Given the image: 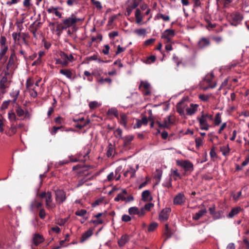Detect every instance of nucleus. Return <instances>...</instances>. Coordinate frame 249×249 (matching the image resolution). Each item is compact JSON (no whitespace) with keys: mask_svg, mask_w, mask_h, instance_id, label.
<instances>
[{"mask_svg":"<svg viewBox=\"0 0 249 249\" xmlns=\"http://www.w3.org/2000/svg\"><path fill=\"white\" fill-rule=\"evenodd\" d=\"M138 209L137 207H130L128 209V213L130 215H138Z\"/></svg>","mask_w":249,"mask_h":249,"instance_id":"54","label":"nucleus"},{"mask_svg":"<svg viewBox=\"0 0 249 249\" xmlns=\"http://www.w3.org/2000/svg\"><path fill=\"white\" fill-rule=\"evenodd\" d=\"M171 209L170 208H165L159 213V219L161 222L166 221L169 218Z\"/></svg>","mask_w":249,"mask_h":249,"instance_id":"15","label":"nucleus"},{"mask_svg":"<svg viewBox=\"0 0 249 249\" xmlns=\"http://www.w3.org/2000/svg\"><path fill=\"white\" fill-rule=\"evenodd\" d=\"M60 56L61 58V60L62 61L63 63V67H67L68 66L69 63H68V55L66 53L64 52H61L60 53Z\"/></svg>","mask_w":249,"mask_h":249,"instance_id":"37","label":"nucleus"},{"mask_svg":"<svg viewBox=\"0 0 249 249\" xmlns=\"http://www.w3.org/2000/svg\"><path fill=\"white\" fill-rule=\"evenodd\" d=\"M42 206V203L40 202H37L36 201H35L33 202L31 205V208L32 210L34 209H38Z\"/></svg>","mask_w":249,"mask_h":249,"instance_id":"57","label":"nucleus"},{"mask_svg":"<svg viewBox=\"0 0 249 249\" xmlns=\"http://www.w3.org/2000/svg\"><path fill=\"white\" fill-rule=\"evenodd\" d=\"M8 118L11 122H16L18 120L16 112L13 110L8 113Z\"/></svg>","mask_w":249,"mask_h":249,"instance_id":"49","label":"nucleus"},{"mask_svg":"<svg viewBox=\"0 0 249 249\" xmlns=\"http://www.w3.org/2000/svg\"><path fill=\"white\" fill-rule=\"evenodd\" d=\"M59 73L69 79L75 78L74 71L72 69H63L59 71Z\"/></svg>","mask_w":249,"mask_h":249,"instance_id":"19","label":"nucleus"},{"mask_svg":"<svg viewBox=\"0 0 249 249\" xmlns=\"http://www.w3.org/2000/svg\"><path fill=\"white\" fill-rule=\"evenodd\" d=\"M142 0H128L126 2L125 16H129L133 10L138 8Z\"/></svg>","mask_w":249,"mask_h":249,"instance_id":"6","label":"nucleus"},{"mask_svg":"<svg viewBox=\"0 0 249 249\" xmlns=\"http://www.w3.org/2000/svg\"><path fill=\"white\" fill-rule=\"evenodd\" d=\"M229 18L231 25L237 26L243 19V16L239 12H234L230 14Z\"/></svg>","mask_w":249,"mask_h":249,"instance_id":"8","label":"nucleus"},{"mask_svg":"<svg viewBox=\"0 0 249 249\" xmlns=\"http://www.w3.org/2000/svg\"><path fill=\"white\" fill-rule=\"evenodd\" d=\"M173 233V231L169 228L168 224L166 223L163 230V235L166 236L164 241L171 237Z\"/></svg>","mask_w":249,"mask_h":249,"instance_id":"25","label":"nucleus"},{"mask_svg":"<svg viewBox=\"0 0 249 249\" xmlns=\"http://www.w3.org/2000/svg\"><path fill=\"white\" fill-rule=\"evenodd\" d=\"M55 199L57 205H60L64 202L66 199V193L62 189H57L55 191Z\"/></svg>","mask_w":249,"mask_h":249,"instance_id":"9","label":"nucleus"},{"mask_svg":"<svg viewBox=\"0 0 249 249\" xmlns=\"http://www.w3.org/2000/svg\"><path fill=\"white\" fill-rule=\"evenodd\" d=\"M93 234L92 230L89 229L84 233L81 237V242H83L86 240L88 238L90 237Z\"/></svg>","mask_w":249,"mask_h":249,"instance_id":"39","label":"nucleus"},{"mask_svg":"<svg viewBox=\"0 0 249 249\" xmlns=\"http://www.w3.org/2000/svg\"><path fill=\"white\" fill-rule=\"evenodd\" d=\"M19 94V89H13L12 91L10 93V96L13 98L12 100H11L12 103H16L17 100V99Z\"/></svg>","mask_w":249,"mask_h":249,"instance_id":"33","label":"nucleus"},{"mask_svg":"<svg viewBox=\"0 0 249 249\" xmlns=\"http://www.w3.org/2000/svg\"><path fill=\"white\" fill-rule=\"evenodd\" d=\"M122 170V167L121 166L118 167L115 169L114 173L115 176L116 177V180H120V179L121 178V174Z\"/></svg>","mask_w":249,"mask_h":249,"instance_id":"50","label":"nucleus"},{"mask_svg":"<svg viewBox=\"0 0 249 249\" xmlns=\"http://www.w3.org/2000/svg\"><path fill=\"white\" fill-rule=\"evenodd\" d=\"M210 155L212 159H214L217 158V156L215 152V147L213 146L212 147L210 152Z\"/></svg>","mask_w":249,"mask_h":249,"instance_id":"64","label":"nucleus"},{"mask_svg":"<svg viewBox=\"0 0 249 249\" xmlns=\"http://www.w3.org/2000/svg\"><path fill=\"white\" fill-rule=\"evenodd\" d=\"M135 17L136 18V23L140 24L143 19V16L142 15V12L140 8H137L135 12Z\"/></svg>","mask_w":249,"mask_h":249,"instance_id":"29","label":"nucleus"},{"mask_svg":"<svg viewBox=\"0 0 249 249\" xmlns=\"http://www.w3.org/2000/svg\"><path fill=\"white\" fill-rule=\"evenodd\" d=\"M12 36L15 42H18L19 44L20 39L19 38V33L14 32L12 33Z\"/></svg>","mask_w":249,"mask_h":249,"instance_id":"62","label":"nucleus"},{"mask_svg":"<svg viewBox=\"0 0 249 249\" xmlns=\"http://www.w3.org/2000/svg\"><path fill=\"white\" fill-rule=\"evenodd\" d=\"M147 124V118L146 116H143L141 120L137 119V122L134 126V128H140L142 125H146Z\"/></svg>","mask_w":249,"mask_h":249,"instance_id":"26","label":"nucleus"},{"mask_svg":"<svg viewBox=\"0 0 249 249\" xmlns=\"http://www.w3.org/2000/svg\"><path fill=\"white\" fill-rule=\"evenodd\" d=\"M17 126L14 124H12L9 130L8 131L7 134L9 136H11L17 132Z\"/></svg>","mask_w":249,"mask_h":249,"instance_id":"47","label":"nucleus"},{"mask_svg":"<svg viewBox=\"0 0 249 249\" xmlns=\"http://www.w3.org/2000/svg\"><path fill=\"white\" fill-rule=\"evenodd\" d=\"M83 20V19L77 18L75 14H72L70 17L64 19L62 22L67 29L70 27H75L77 22Z\"/></svg>","mask_w":249,"mask_h":249,"instance_id":"5","label":"nucleus"},{"mask_svg":"<svg viewBox=\"0 0 249 249\" xmlns=\"http://www.w3.org/2000/svg\"><path fill=\"white\" fill-rule=\"evenodd\" d=\"M86 76L88 77L87 80L89 82H92L93 81V77L91 75V73H90L89 71H86L84 72L83 79L84 80L86 79Z\"/></svg>","mask_w":249,"mask_h":249,"instance_id":"56","label":"nucleus"},{"mask_svg":"<svg viewBox=\"0 0 249 249\" xmlns=\"http://www.w3.org/2000/svg\"><path fill=\"white\" fill-rule=\"evenodd\" d=\"M118 120L121 125H123L125 128H127L128 116L127 114L123 112L121 113Z\"/></svg>","mask_w":249,"mask_h":249,"instance_id":"22","label":"nucleus"},{"mask_svg":"<svg viewBox=\"0 0 249 249\" xmlns=\"http://www.w3.org/2000/svg\"><path fill=\"white\" fill-rule=\"evenodd\" d=\"M34 84V81L31 77H29L27 79L26 83V89H30Z\"/></svg>","mask_w":249,"mask_h":249,"instance_id":"53","label":"nucleus"},{"mask_svg":"<svg viewBox=\"0 0 249 249\" xmlns=\"http://www.w3.org/2000/svg\"><path fill=\"white\" fill-rule=\"evenodd\" d=\"M199 99L203 102H208L210 99V96L207 94H200L199 95Z\"/></svg>","mask_w":249,"mask_h":249,"instance_id":"61","label":"nucleus"},{"mask_svg":"<svg viewBox=\"0 0 249 249\" xmlns=\"http://www.w3.org/2000/svg\"><path fill=\"white\" fill-rule=\"evenodd\" d=\"M206 213L207 210L205 208L204 209L200 210L193 215V219L195 220H197L203 215H204Z\"/></svg>","mask_w":249,"mask_h":249,"instance_id":"35","label":"nucleus"},{"mask_svg":"<svg viewBox=\"0 0 249 249\" xmlns=\"http://www.w3.org/2000/svg\"><path fill=\"white\" fill-rule=\"evenodd\" d=\"M88 174L86 175L85 177L78 180V184L77 185L78 187L82 186L85 182L88 181V180H90L92 179V177L88 178Z\"/></svg>","mask_w":249,"mask_h":249,"instance_id":"46","label":"nucleus"},{"mask_svg":"<svg viewBox=\"0 0 249 249\" xmlns=\"http://www.w3.org/2000/svg\"><path fill=\"white\" fill-rule=\"evenodd\" d=\"M20 31H21V29ZM19 38L20 39V42L22 41L25 45H28V39L30 38V35L28 33H21L19 32Z\"/></svg>","mask_w":249,"mask_h":249,"instance_id":"23","label":"nucleus"},{"mask_svg":"<svg viewBox=\"0 0 249 249\" xmlns=\"http://www.w3.org/2000/svg\"><path fill=\"white\" fill-rule=\"evenodd\" d=\"M142 200L145 202L151 201L153 199V197L151 195V193L149 190H145L142 192Z\"/></svg>","mask_w":249,"mask_h":249,"instance_id":"30","label":"nucleus"},{"mask_svg":"<svg viewBox=\"0 0 249 249\" xmlns=\"http://www.w3.org/2000/svg\"><path fill=\"white\" fill-rule=\"evenodd\" d=\"M92 3L97 8L98 10H101L103 8L101 2L99 1L95 0H90Z\"/></svg>","mask_w":249,"mask_h":249,"instance_id":"63","label":"nucleus"},{"mask_svg":"<svg viewBox=\"0 0 249 249\" xmlns=\"http://www.w3.org/2000/svg\"><path fill=\"white\" fill-rule=\"evenodd\" d=\"M89 107L90 108V109H94L95 108H96L100 107L101 106V104L98 103L97 101H94L90 102L89 103Z\"/></svg>","mask_w":249,"mask_h":249,"instance_id":"51","label":"nucleus"},{"mask_svg":"<svg viewBox=\"0 0 249 249\" xmlns=\"http://www.w3.org/2000/svg\"><path fill=\"white\" fill-rule=\"evenodd\" d=\"M186 104L184 101H180L177 104L176 106L177 111L180 115H183L184 114V109L186 108Z\"/></svg>","mask_w":249,"mask_h":249,"instance_id":"24","label":"nucleus"},{"mask_svg":"<svg viewBox=\"0 0 249 249\" xmlns=\"http://www.w3.org/2000/svg\"><path fill=\"white\" fill-rule=\"evenodd\" d=\"M131 236L127 234H123L118 240V245L119 247L122 248L128 243L130 240Z\"/></svg>","mask_w":249,"mask_h":249,"instance_id":"18","label":"nucleus"},{"mask_svg":"<svg viewBox=\"0 0 249 249\" xmlns=\"http://www.w3.org/2000/svg\"><path fill=\"white\" fill-rule=\"evenodd\" d=\"M134 33L138 36L145 35L146 34V30L145 29H138L134 31Z\"/></svg>","mask_w":249,"mask_h":249,"instance_id":"59","label":"nucleus"},{"mask_svg":"<svg viewBox=\"0 0 249 249\" xmlns=\"http://www.w3.org/2000/svg\"><path fill=\"white\" fill-rule=\"evenodd\" d=\"M214 125L218 126L221 123V113L217 112L216 113L214 118H213Z\"/></svg>","mask_w":249,"mask_h":249,"instance_id":"41","label":"nucleus"},{"mask_svg":"<svg viewBox=\"0 0 249 249\" xmlns=\"http://www.w3.org/2000/svg\"><path fill=\"white\" fill-rule=\"evenodd\" d=\"M91 152V146L89 144L85 146L75 157L70 158L71 162L81 161L85 162L89 159V154Z\"/></svg>","mask_w":249,"mask_h":249,"instance_id":"1","label":"nucleus"},{"mask_svg":"<svg viewBox=\"0 0 249 249\" xmlns=\"http://www.w3.org/2000/svg\"><path fill=\"white\" fill-rule=\"evenodd\" d=\"M134 138V137L132 135H127L122 138V139L123 140V146L124 147H127L129 145Z\"/></svg>","mask_w":249,"mask_h":249,"instance_id":"31","label":"nucleus"},{"mask_svg":"<svg viewBox=\"0 0 249 249\" xmlns=\"http://www.w3.org/2000/svg\"><path fill=\"white\" fill-rule=\"evenodd\" d=\"M171 116L170 115L168 116L164 120L163 123H162V128H169L171 124L172 123L171 120Z\"/></svg>","mask_w":249,"mask_h":249,"instance_id":"44","label":"nucleus"},{"mask_svg":"<svg viewBox=\"0 0 249 249\" xmlns=\"http://www.w3.org/2000/svg\"><path fill=\"white\" fill-rule=\"evenodd\" d=\"M97 82L100 84H104L105 82L108 83L109 84H111L112 82V80L110 78H101V79L97 80Z\"/></svg>","mask_w":249,"mask_h":249,"instance_id":"58","label":"nucleus"},{"mask_svg":"<svg viewBox=\"0 0 249 249\" xmlns=\"http://www.w3.org/2000/svg\"><path fill=\"white\" fill-rule=\"evenodd\" d=\"M186 197L183 193L181 192L176 195L173 199V204L175 205H183L186 202Z\"/></svg>","mask_w":249,"mask_h":249,"instance_id":"13","label":"nucleus"},{"mask_svg":"<svg viewBox=\"0 0 249 249\" xmlns=\"http://www.w3.org/2000/svg\"><path fill=\"white\" fill-rule=\"evenodd\" d=\"M162 19L164 21H168L170 20V17L167 15H164L161 13L157 14L155 17V19Z\"/></svg>","mask_w":249,"mask_h":249,"instance_id":"45","label":"nucleus"},{"mask_svg":"<svg viewBox=\"0 0 249 249\" xmlns=\"http://www.w3.org/2000/svg\"><path fill=\"white\" fill-rule=\"evenodd\" d=\"M8 75H5L4 73V76L0 75V89L3 93H5V89L8 88L10 85V81L8 80L7 76Z\"/></svg>","mask_w":249,"mask_h":249,"instance_id":"12","label":"nucleus"},{"mask_svg":"<svg viewBox=\"0 0 249 249\" xmlns=\"http://www.w3.org/2000/svg\"><path fill=\"white\" fill-rule=\"evenodd\" d=\"M211 44L210 40L206 37H201L197 43V48L199 50H203L209 46Z\"/></svg>","mask_w":249,"mask_h":249,"instance_id":"16","label":"nucleus"},{"mask_svg":"<svg viewBox=\"0 0 249 249\" xmlns=\"http://www.w3.org/2000/svg\"><path fill=\"white\" fill-rule=\"evenodd\" d=\"M176 164L184 169L183 176L190 175L194 170V164L188 160H177Z\"/></svg>","mask_w":249,"mask_h":249,"instance_id":"3","label":"nucleus"},{"mask_svg":"<svg viewBox=\"0 0 249 249\" xmlns=\"http://www.w3.org/2000/svg\"><path fill=\"white\" fill-rule=\"evenodd\" d=\"M18 58L15 51L13 49L11 51L10 55L8 58L6 65V71H5V75H10L15 70Z\"/></svg>","mask_w":249,"mask_h":249,"instance_id":"4","label":"nucleus"},{"mask_svg":"<svg viewBox=\"0 0 249 249\" xmlns=\"http://www.w3.org/2000/svg\"><path fill=\"white\" fill-rule=\"evenodd\" d=\"M127 194V192L126 190L124 189L122 191V193H119L117 195L116 197L114 198V201L116 202H118L120 200L124 201L126 199V197L124 196L125 195Z\"/></svg>","mask_w":249,"mask_h":249,"instance_id":"32","label":"nucleus"},{"mask_svg":"<svg viewBox=\"0 0 249 249\" xmlns=\"http://www.w3.org/2000/svg\"><path fill=\"white\" fill-rule=\"evenodd\" d=\"M139 89L144 96H148L151 94L150 85L146 82L142 81L139 86Z\"/></svg>","mask_w":249,"mask_h":249,"instance_id":"14","label":"nucleus"},{"mask_svg":"<svg viewBox=\"0 0 249 249\" xmlns=\"http://www.w3.org/2000/svg\"><path fill=\"white\" fill-rule=\"evenodd\" d=\"M67 29L66 27L64 26V24L63 23H58L56 26L55 32H56V34L58 36H60L61 34L62 33L63 31L64 30Z\"/></svg>","mask_w":249,"mask_h":249,"instance_id":"36","label":"nucleus"},{"mask_svg":"<svg viewBox=\"0 0 249 249\" xmlns=\"http://www.w3.org/2000/svg\"><path fill=\"white\" fill-rule=\"evenodd\" d=\"M8 50V47H0V61L5 62L7 59L6 53Z\"/></svg>","mask_w":249,"mask_h":249,"instance_id":"27","label":"nucleus"},{"mask_svg":"<svg viewBox=\"0 0 249 249\" xmlns=\"http://www.w3.org/2000/svg\"><path fill=\"white\" fill-rule=\"evenodd\" d=\"M87 210L85 209H81L80 210L76 211L75 213V214L77 216L82 217L85 216L87 214Z\"/></svg>","mask_w":249,"mask_h":249,"instance_id":"60","label":"nucleus"},{"mask_svg":"<svg viewBox=\"0 0 249 249\" xmlns=\"http://www.w3.org/2000/svg\"><path fill=\"white\" fill-rule=\"evenodd\" d=\"M241 210L240 207H236L231 209L229 213L228 217L229 218H232L234 216L237 215Z\"/></svg>","mask_w":249,"mask_h":249,"instance_id":"38","label":"nucleus"},{"mask_svg":"<svg viewBox=\"0 0 249 249\" xmlns=\"http://www.w3.org/2000/svg\"><path fill=\"white\" fill-rule=\"evenodd\" d=\"M15 112L18 117L20 118L21 120L30 119L31 114L28 109L24 110L19 104H17L15 106Z\"/></svg>","mask_w":249,"mask_h":249,"instance_id":"7","label":"nucleus"},{"mask_svg":"<svg viewBox=\"0 0 249 249\" xmlns=\"http://www.w3.org/2000/svg\"><path fill=\"white\" fill-rule=\"evenodd\" d=\"M220 151L222 153V155L224 156L229 155L230 149L229 145L221 146L219 147Z\"/></svg>","mask_w":249,"mask_h":249,"instance_id":"40","label":"nucleus"},{"mask_svg":"<svg viewBox=\"0 0 249 249\" xmlns=\"http://www.w3.org/2000/svg\"><path fill=\"white\" fill-rule=\"evenodd\" d=\"M198 107L197 104H191L190 107L186 108V114L190 116L194 114L197 111Z\"/></svg>","mask_w":249,"mask_h":249,"instance_id":"28","label":"nucleus"},{"mask_svg":"<svg viewBox=\"0 0 249 249\" xmlns=\"http://www.w3.org/2000/svg\"><path fill=\"white\" fill-rule=\"evenodd\" d=\"M171 173L173 176V178L174 180H177L178 179H181L182 177H183L182 175H180L178 172V170L177 169H176L175 170H171Z\"/></svg>","mask_w":249,"mask_h":249,"instance_id":"43","label":"nucleus"},{"mask_svg":"<svg viewBox=\"0 0 249 249\" xmlns=\"http://www.w3.org/2000/svg\"><path fill=\"white\" fill-rule=\"evenodd\" d=\"M63 128H64V126L62 125H60V126H53L51 130H50V133L52 135H54L57 133V132L58 130L63 129Z\"/></svg>","mask_w":249,"mask_h":249,"instance_id":"55","label":"nucleus"},{"mask_svg":"<svg viewBox=\"0 0 249 249\" xmlns=\"http://www.w3.org/2000/svg\"><path fill=\"white\" fill-rule=\"evenodd\" d=\"M45 199L47 209H51L55 207V204L53 203L52 193L50 192H47V196Z\"/></svg>","mask_w":249,"mask_h":249,"instance_id":"20","label":"nucleus"},{"mask_svg":"<svg viewBox=\"0 0 249 249\" xmlns=\"http://www.w3.org/2000/svg\"><path fill=\"white\" fill-rule=\"evenodd\" d=\"M107 113L108 115H113L117 118V119H119V113L117 109L115 108L109 109Z\"/></svg>","mask_w":249,"mask_h":249,"instance_id":"48","label":"nucleus"},{"mask_svg":"<svg viewBox=\"0 0 249 249\" xmlns=\"http://www.w3.org/2000/svg\"><path fill=\"white\" fill-rule=\"evenodd\" d=\"M44 240L45 239L43 235L39 233H35L34 234L32 238V243L35 246H37L43 242Z\"/></svg>","mask_w":249,"mask_h":249,"instance_id":"21","label":"nucleus"},{"mask_svg":"<svg viewBox=\"0 0 249 249\" xmlns=\"http://www.w3.org/2000/svg\"><path fill=\"white\" fill-rule=\"evenodd\" d=\"M196 120L199 122L200 129L208 130L210 127L208 121L213 120V115L209 113H204L202 112L200 116L197 117Z\"/></svg>","mask_w":249,"mask_h":249,"instance_id":"2","label":"nucleus"},{"mask_svg":"<svg viewBox=\"0 0 249 249\" xmlns=\"http://www.w3.org/2000/svg\"><path fill=\"white\" fill-rule=\"evenodd\" d=\"M175 36V31L173 29H166L161 34V38L164 40V43L172 42L173 38Z\"/></svg>","mask_w":249,"mask_h":249,"instance_id":"10","label":"nucleus"},{"mask_svg":"<svg viewBox=\"0 0 249 249\" xmlns=\"http://www.w3.org/2000/svg\"><path fill=\"white\" fill-rule=\"evenodd\" d=\"M214 75L213 73L208 74L206 75L204 79V83L207 84V87L204 88V89H207L209 88H214L216 86V82L213 81Z\"/></svg>","mask_w":249,"mask_h":249,"instance_id":"11","label":"nucleus"},{"mask_svg":"<svg viewBox=\"0 0 249 249\" xmlns=\"http://www.w3.org/2000/svg\"><path fill=\"white\" fill-rule=\"evenodd\" d=\"M73 121L75 123V124L74 125V126L76 128L82 129L86 126L89 122V120H86L84 118H81L80 119H73Z\"/></svg>","mask_w":249,"mask_h":249,"instance_id":"17","label":"nucleus"},{"mask_svg":"<svg viewBox=\"0 0 249 249\" xmlns=\"http://www.w3.org/2000/svg\"><path fill=\"white\" fill-rule=\"evenodd\" d=\"M158 226V224L156 222L151 223L148 227L147 231L152 232L154 231Z\"/></svg>","mask_w":249,"mask_h":249,"instance_id":"52","label":"nucleus"},{"mask_svg":"<svg viewBox=\"0 0 249 249\" xmlns=\"http://www.w3.org/2000/svg\"><path fill=\"white\" fill-rule=\"evenodd\" d=\"M136 170L133 167H130L129 169L127 170L124 173V177H126L128 175L130 174V178L135 177Z\"/></svg>","mask_w":249,"mask_h":249,"instance_id":"42","label":"nucleus"},{"mask_svg":"<svg viewBox=\"0 0 249 249\" xmlns=\"http://www.w3.org/2000/svg\"><path fill=\"white\" fill-rule=\"evenodd\" d=\"M107 149V156L108 158L112 156L113 153L115 151V146L111 143L109 142Z\"/></svg>","mask_w":249,"mask_h":249,"instance_id":"34","label":"nucleus"}]
</instances>
